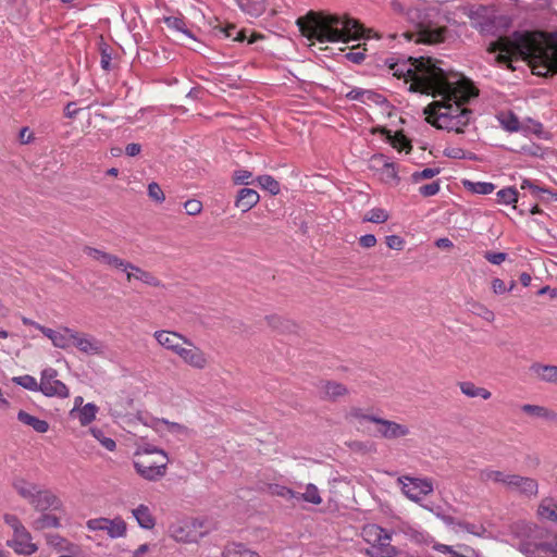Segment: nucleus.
I'll use <instances>...</instances> for the list:
<instances>
[{
  "instance_id": "nucleus-1",
  "label": "nucleus",
  "mask_w": 557,
  "mask_h": 557,
  "mask_svg": "<svg viewBox=\"0 0 557 557\" xmlns=\"http://www.w3.org/2000/svg\"><path fill=\"white\" fill-rule=\"evenodd\" d=\"M443 65V61L420 57L398 60L389 69L394 76L410 82L409 90L440 97L424 108L430 124L448 132L463 133L473 115L465 104L478 96V89L461 73Z\"/></svg>"
},
{
  "instance_id": "nucleus-2",
  "label": "nucleus",
  "mask_w": 557,
  "mask_h": 557,
  "mask_svg": "<svg viewBox=\"0 0 557 557\" xmlns=\"http://www.w3.org/2000/svg\"><path fill=\"white\" fill-rule=\"evenodd\" d=\"M487 51L498 64L510 66L513 59L529 61L536 75L557 72V33L516 32L490 44Z\"/></svg>"
},
{
  "instance_id": "nucleus-3",
  "label": "nucleus",
  "mask_w": 557,
  "mask_h": 557,
  "mask_svg": "<svg viewBox=\"0 0 557 557\" xmlns=\"http://www.w3.org/2000/svg\"><path fill=\"white\" fill-rule=\"evenodd\" d=\"M300 33L319 42H348L363 36L364 29L358 21L339 15L309 12L297 20Z\"/></svg>"
},
{
  "instance_id": "nucleus-4",
  "label": "nucleus",
  "mask_w": 557,
  "mask_h": 557,
  "mask_svg": "<svg viewBox=\"0 0 557 557\" xmlns=\"http://www.w3.org/2000/svg\"><path fill=\"white\" fill-rule=\"evenodd\" d=\"M509 542L525 557H557V533L553 535L534 523H515Z\"/></svg>"
},
{
  "instance_id": "nucleus-5",
  "label": "nucleus",
  "mask_w": 557,
  "mask_h": 557,
  "mask_svg": "<svg viewBox=\"0 0 557 557\" xmlns=\"http://www.w3.org/2000/svg\"><path fill=\"white\" fill-rule=\"evenodd\" d=\"M133 461L136 472L147 481H157L166 473L169 458L164 450L153 446L136 451Z\"/></svg>"
},
{
  "instance_id": "nucleus-6",
  "label": "nucleus",
  "mask_w": 557,
  "mask_h": 557,
  "mask_svg": "<svg viewBox=\"0 0 557 557\" xmlns=\"http://www.w3.org/2000/svg\"><path fill=\"white\" fill-rule=\"evenodd\" d=\"M363 540L371 545L368 553L373 557H391L396 553L391 545L392 536L383 528L376 524H368L362 529Z\"/></svg>"
},
{
  "instance_id": "nucleus-7",
  "label": "nucleus",
  "mask_w": 557,
  "mask_h": 557,
  "mask_svg": "<svg viewBox=\"0 0 557 557\" xmlns=\"http://www.w3.org/2000/svg\"><path fill=\"white\" fill-rule=\"evenodd\" d=\"M208 533L205 522L199 519L177 521L170 527V534L176 542L197 543Z\"/></svg>"
},
{
  "instance_id": "nucleus-8",
  "label": "nucleus",
  "mask_w": 557,
  "mask_h": 557,
  "mask_svg": "<svg viewBox=\"0 0 557 557\" xmlns=\"http://www.w3.org/2000/svg\"><path fill=\"white\" fill-rule=\"evenodd\" d=\"M398 484L406 497L414 503L421 502L424 496L432 494L434 491L433 482L428 478L400 476L398 478Z\"/></svg>"
},
{
  "instance_id": "nucleus-9",
  "label": "nucleus",
  "mask_w": 557,
  "mask_h": 557,
  "mask_svg": "<svg viewBox=\"0 0 557 557\" xmlns=\"http://www.w3.org/2000/svg\"><path fill=\"white\" fill-rule=\"evenodd\" d=\"M58 372L53 368H46L41 371L40 392L47 397L66 398L70 395L67 386L57 379Z\"/></svg>"
},
{
  "instance_id": "nucleus-10",
  "label": "nucleus",
  "mask_w": 557,
  "mask_h": 557,
  "mask_svg": "<svg viewBox=\"0 0 557 557\" xmlns=\"http://www.w3.org/2000/svg\"><path fill=\"white\" fill-rule=\"evenodd\" d=\"M86 525L90 531H104L111 539L124 537L127 530L126 522L121 517L95 518L88 520Z\"/></svg>"
},
{
  "instance_id": "nucleus-11",
  "label": "nucleus",
  "mask_w": 557,
  "mask_h": 557,
  "mask_svg": "<svg viewBox=\"0 0 557 557\" xmlns=\"http://www.w3.org/2000/svg\"><path fill=\"white\" fill-rule=\"evenodd\" d=\"M72 337L74 339L73 347L82 354L102 356L106 351L104 343L89 333L76 331L75 335H72Z\"/></svg>"
},
{
  "instance_id": "nucleus-12",
  "label": "nucleus",
  "mask_w": 557,
  "mask_h": 557,
  "mask_svg": "<svg viewBox=\"0 0 557 557\" xmlns=\"http://www.w3.org/2000/svg\"><path fill=\"white\" fill-rule=\"evenodd\" d=\"M177 356L189 367L202 370L209 364V358L199 347L194 345L188 338L177 351Z\"/></svg>"
},
{
  "instance_id": "nucleus-13",
  "label": "nucleus",
  "mask_w": 557,
  "mask_h": 557,
  "mask_svg": "<svg viewBox=\"0 0 557 557\" xmlns=\"http://www.w3.org/2000/svg\"><path fill=\"white\" fill-rule=\"evenodd\" d=\"M506 488L528 498L536 497L539 494V483L535 479L515 473H510Z\"/></svg>"
},
{
  "instance_id": "nucleus-14",
  "label": "nucleus",
  "mask_w": 557,
  "mask_h": 557,
  "mask_svg": "<svg viewBox=\"0 0 557 557\" xmlns=\"http://www.w3.org/2000/svg\"><path fill=\"white\" fill-rule=\"evenodd\" d=\"M370 422L375 423L376 433L386 440H396L409 434V428L395 421L371 417Z\"/></svg>"
},
{
  "instance_id": "nucleus-15",
  "label": "nucleus",
  "mask_w": 557,
  "mask_h": 557,
  "mask_svg": "<svg viewBox=\"0 0 557 557\" xmlns=\"http://www.w3.org/2000/svg\"><path fill=\"white\" fill-rule=\"evenodd\" d=\"M35 326L52 342L54 347L60 349H69L73 347L74 339L72 335H75L76 330L65 326L55 331L39 324H35Z\"/></svg>"
},
{
  "instance_id": "nucleus-16",
  "label": "nucleus",
  "mask_w": 557,
  "mask_h": 557,
  "mask_svg": "<svg viewBox=\"0 0 557 557\" xmlns=\"http://www.w3.org/2000/svg\"><path fill=\"white\" fill-rule=\"evenodd\" d=\"M446 32V27L421 23L417 29V41L431 45L442 42L445 39Z\"/></svg>"
},
{
  "instance_id": "nucleus-17",
  "label": "nucleus",
  "mask_w": 557,
  "mask_h": 557,
  "mask_svg": "<svg viewBox=\"0 0 557 557\" xmlns=\"http://www.w3.org/2000/svg\"><path fill=\"white\" fill-rule=\"evenodd\" d=\"M128 283L138 281L147 286L160 287L161 281L151 272L146 271L128 261L126 271L124 272Z\"/></svg>"
},
{
  "instance_id": "nucleus-18",
  "label": "nucleus",
  "mask_w": 557,
  "mask_h": 557,
  "mask_svg": "<svg viewBox=\"0 0 557 557\" xmlns=\"http://www.w3.org/2000/svg\"><path fill=\"white\" fill-rule=\"evenodd\" d=\"M371 168L380 171L381 180L391 183L398 182L397 170L393 162L384 154H374L371 158Z\"/></svg>"
},
{
  "instance_id": "nucleus-19",
  "label": "nucleus",
  "mask_w": 557,
  "mask_h": 557,
  "mask_svg": "<svg viewBox=\"0 0 557 557\" xmlns=\"http://www.w3.org/2000/svg\"><path fill=\"white\" fill-rule=\"evenodd\" d=\"M8 546L14 549L20 555H32L38 547L32 541V535L27 530H24L15 535L11 541H8Z\"/></svg>"
},
{
  "instance_id": "nucleus-20",
  "label": "nucleus",
  "mask_w": 557,
  "mask_h": 557,
  "mask_svg": "<svg viewBox=\"0 0 557 557\" xmlns=\"http://www.w3.org/2000/svg\"><path fill=\"white\" fill-rule=\"evenodd\" d=\"M153 337L158 342L159 345L164 347L168 350H171L175 355L184 345V342L187 339L178 333L170 332V331H157L153 334Z\"/></svg>"
},
{
  "instance_id": "nucleus-21",
  "label": "nucleus",
  "mask_w": 557,
  "mask_h": 557,
  "mask_svg": "<svg viewBox=\"0 0 557 557\" xmlns=\"http://www.w3.org/2000/svg\"><path fill=\"white\" fill-rule=\"evenodd\" d=\"M530 372L540 382L557 385V366L534 362Z\"/></svg>"
},
{
  "instance_id": "nucleus-22",
  "label": "nucleus",
  "mask_w": 557,
  "mask_h": 557,
  "mask_svg": "<svg viewBox=\"0 0 557 557\" xmlns=\"http://www.w3.org/2000/svg\"><path fill=\"white\" fill-rule=\"evenodd\" d=\"M29 503L39 511H46L50 508L55 509L60 505V500L53 493L40 488L37 490Z\"/></svg>"
},
{
  "instance_id": "nucleus-23",
  "label": "nucleus",
  "mask_w": 557,
  "mask_h": 557,
  "mask_svg": "<svg viewBox=\"0 0 557 557\" xmlns=\"http://www.w3.org/2000/svg\"><path fill=\"white\" fill-rule=\"evenodd\" d=\"M536 513L540 519L557 524V499L546 496L541 499Z\"/></svg>"
},
{
  "instance_id": "nucleus-24",
  "label": "nucleus",
  "mask_w": 557,
  "mask_h": 557,
  "mask_svg": "<svg viewBox=\"0 0 557 557\" xmlns=\"http://www.w3.org/2000/svg\"><path fill=\"white\" fill-rule=\"evenodd\" d=\"M0 13L12 21L25 15L24 0H0Z\"/></svg>"
},
{
  "instance_id": "nucleus-25",
  "label": "nucleus",
  "mask_w": 557,
  "mask_h": 557,
  "mask_svg": "<svg viewBox=\"0 0 557 557\" xmlns=\"http://www.w3.org/2000/svg\"><path fill=\"white\" fill-rule=\"evenodd\" d=\"M260 200L259 194L251 188H242L236 197L235 206L240 209L242 212H248L252 209Z\"/></svg>"
},
{
  "instance_id": "nucleus-26",
  "label": "nucleus",
  "mask_w": 557,
  "mask_h": 557,
  "mask_svg": "<svg viewBox=\"0 0 557 557\" xmlns=\"http://www.w3.org/2000/svg\"><path fill=\"white\" fill-rule=\"evenodd\" d=\"M399 532L405 534L410 541L417 544L430 545L433 543V537L425 531L418 529L408 523H401L398 527Z\"/></svg>"
},
{
  "instance_id": "nucleus-27",
  "label": "nucleus",
  "mask_w": 557,
  "mask_h": 557,
  "mask_svg": "<svg viewBox=\"0 0 557 557\" xmlns=\"http://www.w3.org/2000/svg\"><path fill=\"white\" fill-rule=\"evenodd\" d=\"M212 32L216 37L231 38L233 41H244L246 38L245 30L237 29L234 24L222 25L218 23L213 26Z\"/></svg>"
},
{
  "instance_id": "nucleus-28",
  "label": "nucleus",
  "mask_w": 557,
  "mask_h": 557,
  "mask_svg": "<svg viewBox=\"0 0 557 557\" xmlns=\"http://www.w3.org/2000/svg\"><path fill=\"white\" fill-rule=\"evenodd\" d=\"M521 411L529 417L555 421L557 420V413L547 407L540 405L525 404L521 406Z\"/></svg>"
},
{
  "instance_id": "nucleus-29",
  "label": "nucleus",
  "mask_w": 557,
  "mask_h": 557,
  "mask_svg": "<svg viewBox=\"0 0 557 557\" xmlns=\"http://www.w3.org/2000/svg\"><path fill=\"white\" fill-rule=\"evenodd\" d=\"M17 420L32 428L37 433H46L49 431V423L46 420H41L24 410L17 412Z\"/></svg>"
},
{
  "instance_id": "nucleus-30",
  "label": "nucleus",
  "mask_w": 557,
  "mask_h": 557,
  "mask_svg": "<svg viewBox=\"0 0 557 557\" xmlns=\"http://www.w3.org/2000/svg\"><path fill=\"white\" fill-rule=\"evenodd\" d=\"M509 475H510L509 472L494 470V469H490V468L483 469L479 472V479L481 482H483V483L492 482V483H496V484H502L505 487L507 485Z\"/></svg>"
},
{
  "instance_id": "nucleus-31",
  "label": "nucleus",
  "mask_w": 557,
  "mask_h": 557,
  "mask_svg": "<svg viewBox=\"0 0 557 557\" xmlns=\"http://www.w3.org/2000/svg\"><path fill=\"white\" fill-rule=\"evenodd\" d=\"M521 189L529 190L530 194L539 200L549 201L550 199L557 200V194H553L548 189L535 185L529 180H524L521 183Z\"/></svg>"
},
{
  "instance_id": "nucleus-32",
  "label": "nucleus",
  "mask_w": 557,
  "mask_h": 557,
  "mask_svg": "<svg viewBox=\"0 0 557 557\" xmlns=\"http://www.w3.org/2000/svg\"><path fill=\"white\" fill-rule=\"evenodd\" d=\"M139 527L150 530L154 527L156 520L146 505H139L132 511Z\"/></svg>"
},
{
  "instance_id": "nucleus-33",
  "label": "nucleus",
  "mask_w": 557,
  "mask_h": 557,
  "mask_svg": "<svg viewBox=\"0 0 557 557\" xmlns=\"http://www.w3.org/2000/svg\"><path fill=\"white\" fill-rule=\"evenodd\" d=\"M459 388L463 395L470 398L481 397L486 400L490 399L492 396L488 389L476 386L474 383L470 381L460 382Z\"/></svg>"
},
{
  "instance_id": "nucleus-34",
  "label": "nucleus",
  "mask_w": 557,
  "mask_h": 557,
  "mask_svg": "<svg viewBox=\"0 0 557 557\" xmlns=\"http://www.w3.org/2000/svg\"><path fill=\"white\" fill-rule=\"evenodd\" d=\"M321 394L325 398L336 399L337 397L344 396L348 393L347 388L337 382H323L320 386Z\"/></svg>"
},
{
  "instance_id": "nucleus-35",
  "label": "nucleus",
  "mask_w": 557,
  "mask_h": 557,
  "mask_svg": "<svg viewBox=\"0 0 557 557\" xmlns=\"http://www.w3.org/2000/svg\"><path fill=\"white\" fill-rule=\"evenodd\" d=\"M267 0H237L242 11L250 16H259L265 10Z\"/></svg>"
},
{
  "instance_id": "nucleus-36",
  "label": "nucleus",
  "mask_w": 557,
  "mask_h": 557,
  "mask_svg": "<svg viewBox=\"0 0 557 557\" xmlns=\"http://www.w3.org/2000/svg\"><path fill=\"white\" fill-rule=\"evenodd\" d=\"M97 412H98V407L95 404H92V403H88V404L84 405L75 413V416L77 417L79 423L83 426H85V425H88L89 423H91L95 420Z\"/></svg>"
},
{
  "instance_id": "nucleus-37",
  "label": "nucleus",
  "mask_w": 557,
  "mask_h": 557,
  "mask_svg": "<svg viewBox=\"0 0 557 557\" xmlns=\"http://www.w3.org/2000/svg\"><path fill=\"white\" fill-rule=\"evenodd\" d=\"M14 488L23 498L30 502L39 486L32 482L21 479L14 482Z\"/></svg>"
},
{
  "instance_id": "nucleus-38",
  "label": "nucleus",
  "mask_w": 557,
  "mask_h": 557,
  "mask_svg": "<svg viewBox=\"0 0 557 557\" xmlns=\"http://www.w3.org/2000/svg\"><path fill=\"white\" fill-rule=\"evenodd\" d=\"M222 557H259V555L242 544H232L223 552Z\"/></svg>"
},
{
  "instance_id": "nucleus-39",
  "label": "nucleus",
  "mask_w": 557,
  "mask_h": 557,
  "mask_svg": "<svg viewBox=\"0 0 557 557\" xmlns=\"http://www.w3.org/2000/svg\"><path fill=\"white\" fill-rule=\"evenodd\" d=\"M498 121L502 127L508 132H518L520 129L519 119L512 112L500 113Z\"/></svg>"
},
{
  "instance_id": "nucleus-40",
  "label": "nucleus",
  "mask_w": 557,
  "mask_h": 557,
  "mask_svg": "<svg viewBox=\"0 0 557 557\" xmlns=\"http://www.w3.org/2000/svg\"><path fill=\"white\" fill-rule=\"evenodd\" d=\"M297 499H301L313 505H320L322 503L319 490L312 483L306 485V491L304 493H298Z\"/></svg>"
},
{
  "instance_id": "nucleus-41",
  "label": "nucleus",
  "mask_w": 557,
  "mask_h": 557,
  "mask_svg": "<svg viewBox=\"0 0 557 557\" xmlns=\"http://www.w3.org/2000/svg\"><path fill=\"white\" fill-rule=\"evenodd\" d=\"M164 23L169 28L180 32V33L184 34L185 36L194 39V36L187 28L186 22L184 21L183 17L168 16V17H164Z\"/></svg>"
},
{
  "instance_id": "nucleus-42",
  "label": "nucleus",
  "mask_w": 557,
  "mask_h": 557,
  "mask_svg": "<svg viewBox=\"0 0 557 557\" xmlns=\"http://www.w3.org/2000/svg\"><path fill=\"white\" fill-rule=\"evenodd\" d=\"M257 182L262 189L268 190L273 196L281 191L280 183L271 175H260L257 177Z\"/></svg>"
},
{
  "instance_id": "nucleus-43",
  "label": "nucleus",
  "mask_w": 557,
  "mask_h": 557,
  "mask_svg": "<svg viewBox=\"0 0 557 557\" xmlns=\"http://www.w3.org/2000/svg\"><path fill=\"white\" fill-rule=\"evenodd\" d=\"M32 525L35 530L57 528L59 527V519L53 515L42 513L40 517L33 521Z\"/></svg>"
},
{
  "instance_id": "nucleus-44",
  "label": "nucleus",
  "mask_w": 557,
  "mask_h": 557,
  "mask_svg": "<svg viewBox=\"0 0 557 557\" xmlns=\"http://www.w3.org/2000/svg\"><path fill=\"white\" fill-rule=\"evenodd\" d=\"M127 263H128V261H126L113 253H110V252H107L104 258L101 261V264L107 265L111 269L121 271L123 273L126 271Z\"/></svg>"
},
{
  "instance_id": "nucleus-45",
  "label": "nucleus",
  "mask_w": 557,
  "mask_h": 557,
  "mask_svg": "<svg viewBox=\"0 0 557 557\" xmlns=\"http://www.w3.org/2000/svg\"><path fill=\"white\" fill-rule=\"evenodd\" d=\"M12 381L15 384L24 387L25 389L32 391V392H40V389H41L40 382L38 383L34 376L28 375V374L21 375V376H14L12 379Z\"/></svg>"
},
{
  "instance_id": "nucleus-46",
  "label": "nucleus",
  "mask_w": 557,
  "mask_h": 557,
  "mask_svg": "<svg viewBox=\"0 0 557 557\" xmlns=\"http://www.w3.org/2000/svg\"><path fill=\"white\" fill-rule=\"evenodd\" d=\"M497 202L503 205H511L518 201V191L513 187L503 188L496 194Z\"/></svg>"
},
{
  "instance_id": "nucleus-47",
  "label": "nucleus",
  "mask_w": 557,
  "mask_h": 557,
  "mask_svg": "<svg viewBox=\"0 0 557 557\" xmlns=\"http://www.w3.org/2000/svg\"><path fill=\"white\" fill-rule=\"evenodd\" d=\"M91 435L108 450L113 451L116 447L114 440L107 437L102 430L97 428L90 429Z\"/></svg>"
},
{
  "instance_id": "nucleus-48",
  "label": "nucleus",
  "mask_w": 557,
  "mask_h": 557,
  "mask_svg": "<svg viewBox=\"0 0 557 557\" xmlns=\"http://www.w3.org/2000/svg\"><path fill=\"white\" fill-rule=\"evenodd\" d=\"M387 219L388 213L381 208H373L366 215V221L372 223H384L385 221H387Z\"/></svg>"
},
{
  "instance_id": "nucleus-49",
  "label": "nucleus",
  "mask_w": 557,
  "mask_h": 557,
  "mask_svg": "<svg viewBox=\"0 0 557 557\" xmlns=\"http://www.w3.org/2000/svg\"><path fill=\"white\" fill-rule=\"evenodd\" d=\"M267 321L271 327L278 330L281 332H285V331L289 330V327H290V322L287 320H284L283 318H281L278 315H270L267 318Z\"/></svg>"
},
{
  "instance_id": "nucleus-50",
  "label": "nucleus",
  "mask_w": 557,
  "mask_h": 557,
  "mask_svg": "<svg viewBox=\"0 0 557 557\" xmlns=\"http://www.w3.org/2000/svg\"><path fill=\"white\" fill-rule=\"evenodd\" d=\"M148 196L158 203H162L165 200V195L162 188L156 182H151L148 185Z\"/></svg>"
},
{
  "instance_id": "nucleus-51",
  "label": "nucleus",
  "mask_w": 557,
  "mask_h": 557,
  "mask_svg": "<svg viewBox=\"0 0 557 557\" xmlns=\"http://www.w3.org/2000/svg\"><path fill=\"white\" fill-rule=\"evenodd\" d=\"M3 519L4 522L12 529L13 535L26 530L20 519L14 515L5 513Z\"/></svg>"
},
{
  "instance_id": "nucleus-52",
  "label": "nucleus",
  "mask_w": 557,
  "mask_h": 557,
  "mask_svg": "<svg viewBox=\"0 0 557 557\" xmlns=\"http://www.w3.org/2000/svg\"><path fill=\"white\" fill-rule=\"evenodd\" d=\"M162 422L166 425V430L172 434H176L178 436H187L189 434L188 428L183 424L168 420H162Z\"/></svg>"
},
{
  "instance_id": "nucleus-53",
  "label": "nucleus",
  "mask_w": 557,
  "mask_h": 557,
  "mask_svg": "<svg viewBox=\"0 0 557 557\" xmlns=\"http://www.w3.org/2000/svg\"><path fill=\"white\" fill-rule=\"evenodd\" d=\"M471 189L480 195H488L494 191L495 185L487 182L469 183Z\"/></svg>"
},
{
  "instance_id": "nucleus-54",
  "label": "nucleus",
  "mask_w": 557,
  "mask_h": 557,
  "mask_svg": "<svg viewBox=\"0 0 557 557\" xmlns=\"http://www.w3.org/2000/svg\"><path fill=\"white\" fill-rule=\"evenodd\" d=\"M440 173V169L437 168H425L422 171L414 172L412 174V178L414 182H419L421 180H430L436 176Z\"/></svg>"
},
{
  "instance_id": "nucleus-55",
  "label": "nucleus",
  "mask_w": 557,
  "mask_h": 557,
  "mask_svg": "<svg viewBox=\"0 0 557 557\" xmlns=\"http://www.w3.org/2000/svg\"><path fill=\"white\" fill-rule=\"evenodd\" d=\"M252 173L247 170H237L234 172L233 181L235 184L249 185L251 182Z\"/></svg>"
},
{
  "instance_id": "nucleus-56",
  "label": "nucleus",
  "mask_w": 557,
  "mask_h": 557,
  "mask_svg": "<svg viewBox=\"0 0 557 557\" xmlns=\"http://www.w3.org/2000/svg\"><path fill=\"white\" fill-rule=\"evenodd\" d=\"M371 417H372L371 414H367L363 409L358 408V407L350 408L348 413H347V418L348 419L356 420V421H359V422H361L363 420L370 421Z\"/></svg>"
},
{
  "instance_id": "nucleus-57",
  "label": "nucleus",
  "mask_w": 557,
  "mask_h": 557,
  "mask_svg": "<svg viewBox=\"0 0 557 557\" xmlns=\"http://www.w3.org/2000/svg\"><path fill=\"white\" fill-rule=\"evenodd\" d=\"M272 493L277 495V496H281L283 498H298V493L297 492H294L293 490L286 487V486H282V485H275L272 490Z\"/></svg>"
},
{
  "instance_id": "nucleus-58",
  "label": "nucleus",
  "mask_w": 557,
  "mask_h": 557,
  "mask_svg": "<svg viewBox=\"0 0 557 557\" xmlns=\"http://www.w3.org/2000/svg\"><path fill=\"white\" fill-rule=\"evenodd\" d=\"M458 525L465 530L466 532L470 533V534H473V535H476V536H481L483 535V533L485 532V529L483 525L481 524H473V523H468V522H460L458 523Z\"/></svg>"
},
{
  "instance_id": "nucleus-59",
  "label": "nucleus",
  "mask_w": 557,
  "mask_h": 557,
  "mask_svg": "<svg viewBox=\"0 0 557 557\" xmlns=\"http://www.w3.org/2000/svg\"><path fill=\"white\" fill-rule=\"evenodd\" d=\"M184 208L189 215H197L202 210V203L196 199H189L185 201Z\"/></svg>"
},
{
  "instance_id": "nucleus-60",
  "label": "nucleus",
  "mask_w": 557,
  "mask_h": 557,
  "mask_svg": "<svg viewBox=\"0 0 557 557\" xmlns=\"http://www.w3.org/2000/svg\"><path fill=\"white\" fill-rule=\"evenodd\" d=\"M83 251L90 259L98 261L99 263H101L102 259L104 258V256L107 253V251H103V250H100V249H97V248H94L90 246H85Z\"/></svg>"
},
{
  "instance_id": "nucleus-61",
  "label": "nucleus",
  "mask_w": 557,
  "mask_h": 557,
  "mask_svg": "<svg viewBox=\"0 0 557 557\" xmlns=\"http://www.w3.org/2000/svg\"><path fill=\"white\" fill-rule=\"evenodd\" d=\"M419 191L424 197L434 196L440 191V184L438 182H432L430 184L421 186Z\"/></svg>"
},
{
  "instance_id": "nucleus-62",
  "label": "nucleus",
  "mask_w": 557,
  "mask_h": 557,
  "mask_svg": "<svg viewBox=\"0 0 557 557\" xmlns=\"http://www.w3.org/2000/svg\"><path fill=\"white\" fill-rule=\"evenodd\" d=\"M484 258L493 264H500L507 259V253L486 251Z\"/></svg>"
},
{
  "instance_id": "nucleus-63",
  "label": "nucleus",
  "mask_w": 557,
  "mask_h": 557,
  "mask_svg": "<svg viewBox=\"0 0 557 557\" xmlns=\"http://www.w3.org/2000/svg\"><path fill=\"white\" fill-rule=\"evenodd\" d=\"M386 245L391 249L401 250L404 248L405 242L397 235H389L386 237Z\"/></svg>"
},
{
  "instance_id": "nucleus-64",
  "label": "nucleus",
  "mask_w": 557,
  "mask_h": 557,
  "mask_svg": "<svg viewBox=\"0 0 557 557\" xmlns=\"http://www.w3.org/2000/svg\"><path fill=\"white\" fill-rule=\"evenodd\" d=\"M359 243L363 248H371L376 244V238L372 234H366L360 237Z\"/></svg>"
}]
</instances>
